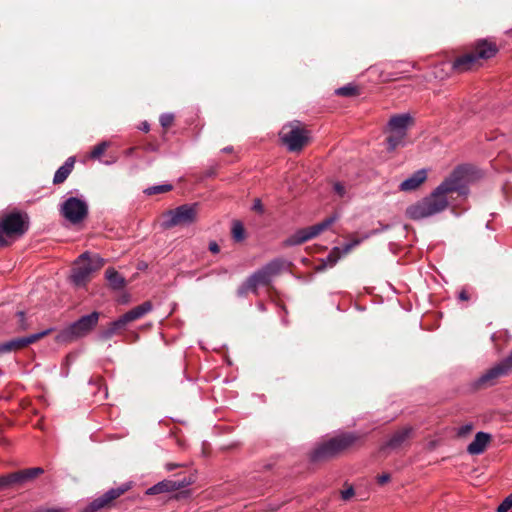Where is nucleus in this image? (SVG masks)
<instances>
[{
	"label": "nucleus",
	"mask_w": 512,
	"mask_h": 512,
	"mask_svg": "<svg viewBox=\"0 0 512 512\" xmlns=\"http://www.w3.org/2000/svg\"><path fill=\"white\" fill-rule=\"evenodd\" d=\"M467 173L468 167H457L429 196L410 205L406 210L407 216L412 220H420L445 210L449 204L448 196L460 192Z\"/></svg>",
	"instance_id": "obj_1"
},
{
	"label": "nucleus",
	"mask_w": 512,
	"mask_h": 512,
	"mask_svg": "<svg viewBox=\"0 0 512 512\" xmlns=\"http://www.w3.org/2000/svg\"><path fill=\"white\" fill-rule=\"evenodd\" d=\"M357 440L358 436L353 433H343L332 437L321 442L311 451L310 460L313 463H320L337 458Z\"/></svg>",
	"instance_id": "obj_2"
},
{
	"label": "nucleus",
	"mask_w": 512,
	"mask_h": 512,
	"mask_svg": "<svg viewBox=\"0 0 512 512\" xmlns=\"http://www.w3.org/2000/svg\"><path fill=\"white\" fill-rule=\"evenodd\" d=\"M497 52L498 47L495 43L487 40H478L471 51L454 60L452 68L457 72L476 69L481 65V60H488L494 57Z\"/></svg>",
	"instance_id": "obj_3"
},
{
	"label": "nucleus",
	"mask_w": 512,
	"mask_h": 512,
	"mask_svg": "<svg viewBox=\"0 0 512 512\" xmlns=\"http://www.w3.org/2000/svg\"><path fill=\"white\" fill-rule=\"evenodd\" d=\"M199 215L197 204H184L162 214L161 226L165 229L187 227L194 224Z\"/></svg>",
	"instance_id": "obj_4"
},
{
	"label": "nucleus",
	"mask_w": 512,
	"mask_h": 512,
	"mask_svg": "<svg viewBox=\"0 0 512 512\" xmlns=\"http://www.w3.org/2000/svg\"><path fill=\"white\" fill-rule=\"evenodd\" d=\"M284 266V261L281 259H274L263 266L261 269L254 272L240 287L239 293L243 294L247 291L257 292L259 286H269L273 277L280 274Z\"/></svg>",
	"instance_id": "obj_5"
},
{
	"label": "nucleus",
	"mask_w": 512,
	"mask_h": 512,
	"mask_svg": "<svg viewBox=\"0 0 512 512\" xmlns=\"http://www.w3.org/2000/svg\"><path fill=\"white\" fill-rule=\"evenodd\" d=\"M103 265L104 260L99 255L83 253L74 263L72 282L78 287L84 286L90 280L92 273L101 269Z\"/></svg>",
	"instance_id": "obj_6"
},
{
	"label": "nucleus",
	"mask_w": 512,
	"mask_h": 512,
	"mask_svg": "<svg viewBox=\"0 0 512 512\" xmlns=\"http://www.w3.org/2000/svg\"><path fill=\"white\" fill-rule=\"evenodd\" d=\"M279 136L282 143L292 152L301 151L309 142V132L299 121L284 125Z\"/></svg>",
	"instance_id": "obj_7"
},
{
	"label": "nucleus",
	"mask_w": 512,
	"mask_h": 512,
	"mask_svg": "<svg viewBox=\"0 0 512 512\" xmlns=\"http://www.w3.org/2000/svg\"><path fill=\"white\" fill-rule=\"evenodd\" d=\"M99 314L93 312L81 317L79 320L62 330L56 337L57 342H71L89 334L97 325Z\"/></svg>",
	"instance_id": "obj_8"
},
{
	"label": "nucleus",
	"mask_w": 512,
	"mask_h": 512,
	"mask_svg": "<svg viewBox=\"0 0 512 512\" xmlns=\"http://www.w3.org/2000/svg\"><path fill=\"white\" fill-rule=\"evenodd\" d=\"M152 309V305L150 302H144L141 305L131 309L124 315H122L119 319L112 322L109 327L104 330L101 334V337L104 339H109L112 337L118 330L123 329L127 324L130 322H133L148 312H150Z\"/></svg>",
	"instance_id": "obj_9"
},
{
	"label": "nucleus",
	"mask_w": 512,
	"mask_h": 512,
	"mask_svg": "<svg viewBox=\"0 0 512 512\" xmlns=\"http://www.w3.org/2000/svg\"><path fill=\"white\" fill-rule=\"evenodd\" d=\"M336 216H330L320 223L298 230L284 241L285 246L300 245L327 230L335 221Z\"/></svg>",
	"instance_id": "obj_10"
},
{
	"label": "nucleus",
	"mask_w": 512,
	"mask_h": 512,
	"mask_svg": "<svg viewBox=\"0 0 512 512\" xmlns=\"http://www.w3.org/2000/svg\"><path fill=\"white\" fill-rule=\"evenodd\" d=\"M3 237L18 238L28 229V218L21 213H10L1 222Z\"/></svg>",
	"instance_id": "obj_11"
},
{
	"label": "nucleus",
	"mask_w": 512,
	"mask_h": 512,
	"mask_svg": "<svg viewBox=\"0 0 512 512\" xmlns=\"http://www.w3.org/2000/svg\"><path fill=\"white\" fill-rule=\"evenodd\" d=\"M512 370V351L501 362L488 369L476 382L477 388L493 386L497 379L506 376Z\"/></svg>",
	"instance_id": "obj_12"
},
{
	"label": "nucleus",
	"mask_w": 512,
	"mask_h": 512,
	"mask_svg": "<svg viewBox=\"0 0 512 512\" xmlns=\"http://www.w3.org/2000/svg\"><path fill=\"white\" fill-rule=\"evenodd\" d=\"M61 213L69 222L77 224L87 216L88 205L83 199L70 197L62 204Z\"/></svg>",
	"instance_id": "obj_13"
},
{
	"label": "nucleus",
	"mask_w": 512,
	"mask_h": 512,
	"mask_svg": "<svg viewBox=\"0 0 512 512\" xmlns=\"http://www.w3.org/2000/svg\"><path fill=\"white\" fill-rule=\"evenodd\" d=\"M131 488V483L123 484L121 487L116 489H111L107 491L101 497L95 499L89 506H87L83 512H96L102 508L109 506L113 500L120 497L126 491Z\"/></svg>",
	"instance_id": "obj_14"
},
{
	"label": "nucleus",
	"mask_w": 512,
	"mask_h": 512,
	"mask_svg": "<svg viewBox=\"0 0 512 512\" xmlns=\"http://www.w3.org/2000/svg\"><path fill=\"white\" fill-rule=\"evenodd\" d=\"M361 243L360 238H353L350 243H347L343 246L342 249L339 247H334L328 254L325 260H323L322 265L318 268L319 271L324 270L326 266H334L342 255L348 254L354 247Z\"/></svg>",
	"instance_id": "obj_15"
},
{
	"label": "nucleus",
	"mask_w": 512,
	"mask_h": 512,
	"mask_svg": "<svg viewBox=\"0 0 512 512\" xmlns=\"http://www.w3.org/2000/svg\"><path fill=\"white\" fill-rule=\"evenodd\" d=\"M191 484V480L183 479L181 481L163 480L146 490L147 495H156L166 492H172L184 488Z\"/></svg>",
	"instance_id": "obj_16"
},
{
	"label": "nucleus",
	"mask_w": 512,
	"mask_h": 512,
	"mask_svg": "<svg viewBox=\"0 0 512 512\" xmlns=\"http://www.w3.org/2000/svg\"><path fill=\"white\" fill-rule=\"evenodd\" d=\"M413 428L411 426L403 427L393 433L391 438L381 447V450L386 448L398 449L404 445L412 436Z\"/></svg>",
	"instance_id": "obj_17"
},
{
	"label": "nucleus",
	"mask_w": 512,
	"mask_h": 512,
	"mask_svg": "<svg viewBox=\"0 0 512 512\" xmlns=\"http://www.w3.org/2000/svg\"><path fill=\"white\" fill-rule=\"evenodd\" d=\"M492 437L490 434L485 432H478L475 435L474 440L467 446V452L470 455H479L482 454Z\"/></svg>",
	"instance_id": "obj_18"
},
{
	"label": "nucleus",
	"mask_w": 512,
	"mask_h": 512,
	"mask_svg": "<svg viewBox=\"0 0 512 512\" xmlns=\"http://www.w3.org/2000/svg\"><path fill=\"white\" fill-rule=\"evenodd\" d=\"M413 124V118L408 114H397L390 118L388 130H397L407 134L408 127Z\"/></svg>",
	"instance_id": "obj_19"
},
{
	"label": "nucleus",
	"mask_w": 512,
	"mask_h": 512,
	"mask_svg": "<svg viewBox=\"0 0 512 512\" xmlns=\"http://www.w3.org/2000/svg\"><path fill=\"white\" fill-rule=\"evenodd\" d=\"M43 472L44 470L40 467L29 468L15 473H11V478L13 484H24L43 474Z\"/></svg>",
	"instance_id": "obj_20"
},
{
	"label": "nucleus",
	"mask_w": 512,
	"mask_h": 512,
	"mask_svg": "<svg viewBox=\"0 0 512 512\" xmlns=\"http://www.w3.org/2000/svg\"><path fill=\"white\" fill-rule=\"evenodd\" d=\"M427 173L425 170L415 172L411 177L407 178L400 184V190L412 191L417 189L422 183L425 182Z\"/></svg>",
	"instance_id": "obj_21"
},
{
	"label": "nucleus",
	"mask_w": 512,
	"mask_h": 512,
	"mask_svg": "<svg viewBox=\"0 0 512 512\" xmlns=\"http://www.w3.org/2000/svg\"><path fill=\"white\" fill-rule=\"evenodd\" d=\"M389 135L386 137L388 151H394L397 147L404 145V139L407 134L397 130H388Z\"/></svg>",
	"instance_id": "obj_22"
},
{
	"label": "nucleus",
	"mask_w": 512,
	"mask_h": 512,
	"mask_svg": "<svg viewBox=\"0 0 512 512\" xmlns=\"http://www.w3.org/2000/svg\"><path fill=\"white\" fill-rule=\"evenodd\" d=\"M105 275L109 285L113 289L119 290L126 286L125 279L113 268L107 269Z\"/></svg>",
	"instance_id": "obj_23"
},
{
	"label": "nucleus",
	"mask_w": 512,
	"mask_h": 512,
	"mask_svg": "<svg viewBox=\"0 0 512 512\" xmlns=\"http://www.w3.org/2000/svg\"><path fill=\"white\" fill-rule=\"evenodd\" d=\"M231 238L235 243H241L247 238L244 225L239 220H233L231 225Z\"/></svg>",
	"instance_id": "obj_24"
},
{
	"label": "nucleus",
	"mask_w": 512,
	"mask_h": 512,
	"mask_svg": "<svg viewBox=\"0 0 512 512\" xmlns=\"http://www.w3.org/2000/svg\"><path fill=\"white\" fill-rule=\"evenodd\" d=\"M74 165V159L69 158L64 165H62L55 173L53 182L58 184L66 180L68 175L71 173Z\"/></svg>",
	"instance_id": "obj_25"
},
{
	"label": "nucleus",
	"mask_w": 512,
	"mask_h": 512,
	"mask_svg": "<svg viewBox=\"0 0 512 512\" xmlns=\"http://www.w3.org/2000/svg\"><path fill=\"white\" fill-rule=\"evenodd\" d=\"M51 332H52V329H47V330H44V331L39 332V333L32 334V335L27 336V337L18 338L20 347L22 348V347H25V346H27L29 344H32V343L42 339L43 337L47 336Z\"/></svg>",
	"instance_id": "obj_26"
},
{
	"label": "nucleus",
	"mask_w": 512,
	"mask_h": 512,
	"mask_svg": "<svg viewBox=\"0 0 512 512\" xmlns=\"http://www.w3.org/2000/svg\"><path fill=\"white\" fill-rule=\"evenodd\" d=\"M336 94L343 97H353L359 94V89L356 86L347 85L336 90Z\"/></svg>",
	"instance_id": "obj_27"
},
{
	"label": "nucleus",
	"mask_w": 512,
	"mask_h": 512,
	"mask_svg": "<svg viewBox=\"0 0 512 512\" xmlns=\"http://www.w3.org/2000/svg\"><path fill=\"white\" fill-rule=\"evenodd\" d=\"M20 344L18 339H14L11 341H8L6 343L0 344V354L11 352L13 350L20 349Z\"/></svg>",
	"instance_id": "obj_28"
},
{
	"label": "nucleus",
	"mask_w": 512,
	"mask_h": 512,
	"mask_svg": "<svg viewBox=\"0 0 512 512\" xmlns=\"http://www.w3.org/2000/svg\"><path fill=\"white\" fill-rule=\"evenodd\" d=\"M172 189V185L170 184H163V185H157L149 187L145 190V193L148 195L158 194V193H166L169 192Z\"/></svg>",
	"instance_id": "obj_29"
},
{
	"label": "nucleus",
	"mask_w": 512,
	"mask_h": 512,
	"mask_svg": "<svg viewBox=\"0 0 512 512\" xmlns=\"http://www.w3.org/2000/svg\"><path fill=\"white\" fill-rule=\"evenodd\" d=\"M109 147L108 142H102L99 145L95 146L94 149L91 151L90 157L94 159H99L106 149Z\"/></svg>",
	"instance_id": "obj_30"
},
{
	"label": "nucleus",
	"mask_w": 512,
	"mask_h": 512,
	"mask_svg": "<svg viewBox=\"0 0 512 512\" xmlns=\"http://www.w3.org/2000/svg\"><path fill=\"white\" fill-rule=\"evenodd\" d=\"M512 508V493L509 494L497 507L496 512H508Z\"/></svg>",
	"instance_id": "obj_31"
},
{
	"label": "nucleus",
	"mask_w": 512,
	"mask_h": 512,
	"mask_svg": "<svg viewBox=\"0 0 512 512\" xmlns=\"http://www.w3.org/2000/svg\"><path fill=\"white\" fill-rule=\"evenodd\" d=\"M13 485L11 474L0 476V490Z\"/></svg>",
	"instance_id": "obj_32"
},
{
	"label": "nucleus",
	"mask_w": 512,
	"mask_h": 512,
	"mask_svg": "<svg viewBox=\"0 0 512 512\" xmlns=\"http://www.w3.org/2000/svg\"><path fill=\"white\" fill-rule=\"evenodd\" d=\"M355 495L353 486H348L347 489L341 491V498L345 501L351 499Z\"/></svg>",
	"instance_id": "obj_33"
},
{
	"label": "nucleus",
	"mask_w": 512,
	"mask_h": 512,
	"mask_svg": "<svg viewBox=\"0 0 512 512\" xmlns=\"http://www.w3.org/2000/svg\"><path fill=\"white\" fill-rule=\"evenodd\" d=\"M472 429H473L472 424L463 425L458 430V436L464 437V436L468 435L472 431Z\"/></svg>",
	"instance_id": "obj_34"
},
{
	"label": "nucleus",
	"mask_w": 512,
	"mask_h": 512,
	"mask_svg": "<svg viewBox=\"0 0 512 512\" xmlns=\"http://www.w3.org/2000/svg\"><path fill=\"white\" fill-rule=\"evenodd\" d=\"M333 188H334L335 193L338 194L340 197H343L346 193L345 186L340 182H336L334 184Z\"/></svg>",
	"instance_id": "obj_35"
},
{
	"label": "nucleus",
	"mask_w": 512,
	"mask_h": 512,
	"mask_svg": "<svg viewBox=\"0 0 512 512\" xmlns=\"http://www.w3.org/2000/svg\"><path fill=\"white\" fill-rule=\"evenodd\" d=\"M160 122H161L162 126L168 127L173 122V116L170 115V114L162 115L161 118H160Z\"/></svg>",
	"instance_id": "obj_36"
},
{
	"label": "nucleus",
	"mask_w": 512,
	"mask_h": 512,
	"mask_svg": "<svg viewBox=\"0 0 512 512\" xmlns=\"http://www.w3.org/2000/svg\"><path fill=\"white\" fill-rule=\"evenodd\" d=\"M390 478H391L390 474L383 473L377 477V481L380 485H384L390 481Z\"/></svg>",
	"instance_id": "obj_37"
},
{
	"label": "nucleus",
	"mask_w": 512,
	"mask_h": 512,
	"mask_svg": "<svg viewBox=\"0 0 512 512\" xmlns=\"http://www.w3.org/2000/svg\"><path fill=\"white\" fill-rule=\"evenodd\" d=\"M209 249L213 253H218L220 251V247L218 246V244L216 242H211L209 244Z\"/></svg>",
	"instance_id": "obj_38"
},
{
	"label": "nucleus",
	"mask_w": 512,
	"mask_h": 512,
	"mask_svg": "<svg viewBox=\"0 0 512 512\" xmlns=\"http://www.w3.org/2000/svg\"><path fill=\"white\" fill-rule=\"evenodd\" d=\"M459 299L462 301H467L469 299V295L466 291L462 290L459 294Z\"/></svg>",
	"instance_id": "obj_39"
},
{
	"label": "nucleus",
	"mask_w": 512,
	"mask_h": 512,
	"mask_svg": "<svg viewBox=\"0 0 512 512\" xmlns=\"http://www.w3.org/2000/svg\"><path fill=\"white\" fill-rule=\"evenodd\" d=\"M253 208H254V210H256V211H262V204H261V202H260V200H259V199H256V200H255V204H254V207H253Z\"/></svg>",
	"instance_id": "obj_40"
},
{
	"label": "nucleus",
	"mask_w": 512,
	"mask_h": 512,
	"mask_svg": "<svg viewBox=\"0 0 512 512\" xmlns=\"http://www.w3.org/2000/svg\"><path fill=\"white\" fill-rule=\"evenodd\" d=\"M45 512H66L64 508H51L47 509Z\"/></svg>",
	"instance_id": "obj_41"
},
{
	"label": "nucleus",
	"mask_w": 512,
	"mask_h": 512,
	"mask_svg": "<svg viewBox=\"0 0 512 512\" xmlns=\"http://www.w3.org/2000/svg\"><path fill=\"white\" fill-rule=\"evenodd\" d=\"M8 242L4 239L3 235L0 233V246L7 245Z\"/></svg>",
	"instance_id": "obj_42"
},
{
	"label": "nucleus",
	"mask_w": 512,
	"mask_h": 512,
	"mask_svg": "<svg viewBox=\"0 0 512 512\" xmlns=\"http://www.w3.org/2000/svg\"><path fill=\"white\" fill-rule=\"evenodd\" d=\"M175 467H176V465H174V464H168V465H167V469H168V470H172V469H174Z\"/></svg>",
	"instance_id": "obj_43"
},
{
	"label": "nucleus",
	"mask_w": 512,
	"mask_h": 512,
	"mask_svg": "<svg viewBox=\"0 0 512 512\" xmlns=\"http://www.w3.org/2000/svg\"><path fill=\"white\" fill-rule=\"evenodd\" d=\"M233 447H235V445H234V444H231V445H229V446H227V445H226V446H225V449L227 450V449H230V448H233Z\"/></svg>",
	"instance_id": "obj_44"
},
{
	"label": "nucleus",
	"mask_w": 512,
	"mask_h": 512,
	"mask_svg": "<svg viewBox=\"0 0 512 512\" xmlns=\"http://www.w3.org/2000/svg\"><path fill=\"white\" fill-rule=\"evenodd\" d=\"M225 151H226V155H227L229 152H231V151H232V149H230V148L226 147V148H225Z\"/></svg>",
	"instance_id": "obj_45"
},
{
	"label": "nucleus",
	"mask_w": 512,
	"mask_h": 512,
	"mask_svg": "<svg viewBox=\"0 0 512 512\" xmlns=\"http://www.w3.org/2000/svg\"><path fill=\"white\" fill-rule=\"evenodd\" d=\"M18 314H19V316H20L21 318H23V317H24V313H23V312H19Z\"/></svg>",
	"instance_id": "obj_46"
},
{
	"label": "nucleus",
	"mask_w": 512,
	"mask_h": 512,
	"mask_svg": "<svg viewBox=\"0 0 512 512\" xmlns=\"http://www.w3.org/2000/svg\"><path fill=\"white\" fill-rule=\"evenodd\" d=\"M225 361H226V364H231L227 357L225 358Z\"/></svg>",
	"instance_id": "obj_47"
}]
</instances>
